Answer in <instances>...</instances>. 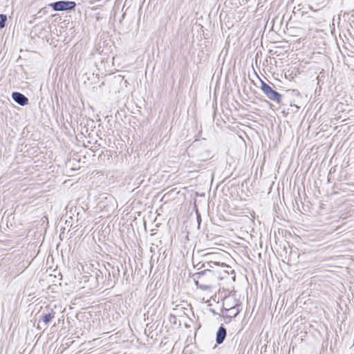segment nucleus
<instances>
[{"label": "nucleus", "instance_id": "1", "mask_svg": "<svg viewBox=\"0 0 354 354\" xmlns=\"http://www.w3.org/2000/svg\"><path fill=\"white\" fill-rule=\"evenodd\" d=\"M217 271L211 269H205L192 275L194 283L198 288L202 290H209L214 281Z\"/></svg>", "mask_w": 354, "mask_h": 354}, {"label": "nucleus", "instance_id": "2", "mask_svg": "<svg viewBox=\"0 0 354 354\" xmlns=\"http://www.w3.org/2000/svg\"><path fill=\"white\" fill-rule=\"evenodd\" d=\"M49 6L55 11H71L75 10L76 3L71 1H57L50 3Z\"/></svg>", "mask_w": 354, "mask_h": 354}, {"label": "nucleus", "instance_id": "3", "mask_svg": "<svg viewBox=\"0 0 354 354\" xmlns=\"http://www.w3.org/2000/svg\"><path fill=\"white\" fill-rule=\"evenodd\" d=\"M111 269H112V276L111 274L110 270H108L107 269H106V272H107V275H106V273H105V277L107 279L106 286L113 288L115 284V281L118 279V277L119 275L120 270H119L118 267L117 268L112 267Z\"/></svg>", "mask_w": 354, "mask_h": 354}, {"label": "nucleus", "instance_id": "4", "mask_svg": "<svg viewBox=\"0 0 354 354\" xmlns=\"http://www.w3.org/2000/svg\"><path fill=\"white\" fill-rule=\"evenodd\" d=\"M12 97L16 103L21 106H25L28 104V98L19 92H13Z\"/></svg>", "mask_w": 354, "mask_h": 354}, {"label": "nucleus", "instance_id": "5", "mask_svg": "<svg viewBox=\"0 0 354 354\" xmlns=\"http://www.w3.org/2000/svg\"><path fill=\"white\" fill-rule=\"evenodd\" d=\"M55 312L49 308H46L41 313V319L43 323L46 325L48 324L55 316Z\"/></svg>", "mask_w": 354, "mask_h": 354}, {"label": "nucleus", "instance_id": "6", "mask_svg": "<svg viewBox=\"0 0 354 354\" xmlns=\"http://www.w3.org/2000/svg\"><path fill=\"white\" fill-rule=\"evenodd\" d=\"M227 336V330H226V328L223 326H221L217 332H216V344H222L225 337Z\"/></svg>", "mask_w": 354, "mask_h": 354}, {"label": "nucleus", "instance_id": "7", "mask_svg": "<svg viewBox=\"0 0 354 354\" xmlns=\"http://www.w3.org/2000/svg\"><path fill=\"white\" fill-rule=\"evenodd\" d=\"M205 263L206 264V267L205 268V269L213 270L215 266L221 267V268H227L228 267L227 265L225 263H219V262L212 261L205 262Z\"/></svg>", "mask_w": 354, "mask_h": 354}, {"label": "nucleus", "instance_id": "8", "mask_svg": "<svg viewBox=\"0 0 354 354\" xmlns=\"http://www.w3.org/2000/svg\"><path fill=\"white\" fill-rule=\"evenodd\" d=\"M260 88L267 97L269 96V95H270V93H272V91L274 90L269 84H266L263 80H261Z\"/></svg>", "mask_w": 354, "mask_h": 354}, {"label": "nucleus", "instance_id": "9", "mask_svg": "<svg viewBox=\"0 0 354 354\" xmlns=\"http://www.w3.org/2000/svg\"><path fill=\"white\" fill-rule=\"evenodd\" d=\"M197 158L198 160L201 161H205L212 158V152L208 150L205 149L201 153H199L197 154Z\"/></svg>", "mask_w": 354, "mask_h": 354}, {"label": "nucleus", "instance_id": "10", "mask_svg": "<svg viewBox=\"0 0 354 354\" xmlns=\"http://www.w3.org/2000/svg\"><path fill=\"white\" fill-rule=\"evenodd\" d=\"M268 98L277 104H279L281 101L282 96L279 93L273 90Z\"/></svg>", "mask_w": 354, "mask_h": 354}, {"label": "nucleus", "instance_id": "11", "mask_svg": "<svg viewBox=\"0 0 354 354\" xmlns=\"http://www.w3.org/2000/svg\"><path fill=\"white\" fill-rule=\"evenodd\" d=\"M225 302L223 304V307L221 310L223 313H227V311H234L235 308V304L232 305V304L230 303L229 299H225Z\"/></svg>", "mask_w": 354, "mask_h": 354}, {"label": "nucleus", "instance_id": "12", "mask_svg": "<svg viewBox=\"0 0 354 354\" xmlns=\"http://www.w3.org/2000/svg\"><path fill=\"white\" fill-rule=\"evenodd\" d=\"M97 276H99V274H91V277H88V279H90L88 283V288L93 289L97 287Z\"/></svg>", "mask_w": 354, "mask_h": 354}, {"label": "nucleus", "instance_id": "13", "mask_svg": "<svg viewBox=\"0 0 354 354\" xmlns=\"http://www.w3.org/2000/svg\"><path fill=\"white\" fill-rule=\"evenodd\" d=\"M234 302L235 303L236 308L234 309V311H227V313H229V314L226 315L227 317H230V318L236 317L237 316V315L241 311V304H238L235 300L234 301Z\"/></svg>", "mask_w": 354, "mask_h": 354}, {"label": "nucleus", "instance_id": "14", "mask_svg": "<svg viewBox=\"0 0 354 354\" xmlns=\"http://www.w3.org/2000/svg\"><path fill=\"white\" fill-rule=\"evenodd\" d=\"M7 21V15L4 14H0V30L6 26Z\"/></svg>", "mask_w": 354, "mask_h": 354}, {"label": "nucleus", "instance_id": "15", "mask_svg": "<svg viewBox=\"0 0 354 354\" xmlns=\"http://www.w3.org/2000/svg\"><path fill=\"white\" fill-rule=\"evenodd\" d=\"M89 277H91V274L82 276V277L81 278L80 283H84V284H86V283L88 284L89 283V280H90V279H88Z\"/></svg>", "mask_w": 354, "mask_h": 354}, {"label": "nucleus", "instance_id": "16", "mask_svg": "<svg viewBox=\"0 0 354 354\" xmlns=\"http://www.w3.org/2000/svg\"><path fill=\"white\" fill-rule=\"evenodd\" d=\"M95 274H99L97 276V286L100 283V281H102L103 279V274L101 270H98L95 272Z\"/></svg>", "mask_w": 354, "mask_h": 354}, {"label": "nucleus", "instance_id": "17", "mask_svg": "<svg viewBox=\"0 0 354 354\" xmlns=\"http://www.w3.org/2000/svg\"><path fill=\"white\" fill-rule=\"evenodd\" d=\"M205 267H206V264L205 263H201V262H199L196 265H194V268L198 270L202 268L205 269Z\"/></svg>", "mask_w": 354, "mask_h": 354}, {"label": "nucleus", "instance_id": "18", "mask_svg": "<svg viewBox=\"0 0 354 354\" xmlns=\"http://www.w3.org/2000/svg\"><path fill=\"white\" fill-rule=\"evenodd\" d=\"M198 145V140H196L194 141L193 144L189 147V150L191 151L194 147H197Z\"/></svg>", "mask_w": 354, "mask_h": 354}, {"label": "nucleus", "instance_id": "19", "mask_svg": "<svg viewBox=\"0 0 354 354\" xmlns=\"http://www.w3.org/2000/svg\"><path fill=\"white\" fill-rule=\"evenodd\" d=\"M290 106H294V107L295 108V112H296V111H297L299 110V106H297V105H295V104H290Z\"/></svg>", "mask_w": 354, "mask_h": 354}, {"label": "nucleus", "instance_id": "20", "mask_svg": "<svg viewBox=\"0 0 354 354\" xmlns=\"http://www.w3.org/2000/svg\"><path fill=\"white\" fill-rule=\"evenodd\" d=\"M335 171V169H334L333 170V168L330 169V171H329V174H332L333 172H334Z\"/></svg>", "mask_w": 354, "mask_h": 354}, {"label": "nucleus", "instance_id": "21", "mask_svg": "<svg viewBox=\"0 0 354 354\" xmlns=\"http://www.w3.org/2000/svg\"><path fill=\"white\" fill-rule=\"evenodd\" d=\"M149 304V303H147V304H146L145 305V309H147V308L148 307Z\"/></svg>", "mask_w": 354, "mask_h": 354}, {"label": "nucleus", "instance_id": "22", "mask_svg": "<svg viewBox=\"0 0 354 354\" xmlns=\"http://www.w3.org/2000/svg\"><path fill=\"white\" fill-rule=\"evenodd\" d=\"M150 308H149V309L147 310V313L149 315L150 313Z\"/></svg>", "mask_w": 354, "mask_h": 354}, {"label": "nucleus", "instance_id": "23", "mask_svg": "<svg viewBox=\"0 0 354 354\" xmlns=\"http://www.w3.org/2000/svg\"><path fill=\"white\" fill-rule=\"evenodd\" d=\"M209 255H210L209 254H205V255L204 256V257L207 258Z\"/></svg>", "mask_w": 354, "mask_h": 354}, {"label": "nucleus", "instance_id": "24", "mask_svg": "<svg viewBox=\"0 0 354 354\" xmlns=\"http://www.w3.org/2000/svg\"><path fill=\"white\" fill-rule=\"evenodd\" d=\"M197 219H198V221L200 223V221H199V219H200L199 216L197 217Z\"/></svg>", "mask_w": 354, "mask_h": 354}, {"label": "nucleus", "instance_id": "25", "mask_svg": "<svg viewBox=\"0 0 354 354\" xmlns=\"http://www.w3.org/2000/svg\"><path fill=\"white\" fill-rule=\"evenodd\" d=\"M310 9L311 10H314L311 6L310 7Z\"/></svg>", "mask_w": 354, "mask_h": 354}]
</instances>
